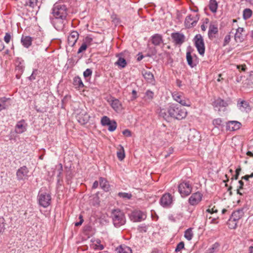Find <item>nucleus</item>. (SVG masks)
Masks as SVG:
<instances>
[{"mask_svg": "<svg viewBox=\"0 0 253 253\" xmlns=\"http://www.w3.org/2000/svg\"><path fill=\"white\" fill-rule=\"evenodd\" d=\"M57 181L59 183L60 180L62 179V174H63V167L61 164H59L57 167Z\"/></svg>", "mask_w": 253, "mask_h": 253, "instance_id": "obj_38", "label": "nucleus"}, {"mask_svg": "<svg viewBox=\"0 0 253 253\" xmlns=\"http://www.w3.org/2000/svg\"><path fill=\"white\" fill-rule=\"evenodd\" d=\"M142 74L147 82L149 83H153L154 82V75L150 71L143 70L142 71Z\"/></svg>", "mask_w": 253, "mask_h": 253, "instance_id": "obj_22", "label": "nucleus"}, {"mask_svg": "<svg viewBox=\"0 0 253 253\" xmlns=\"http://www.w3.org/2000/svg\"><path fill=\"white\" fill-rule=\"evenodd\" d=\"M107 126H108V129L110 131H113L116 129L117 125L116 122L114 120H113L111 121L110 124L107 125Z\"/></svg>", "mask_w": 253, "mask_h": 253, "instance_id": "obj_44", "label": "nucleus"}, {"mask_svg": "<svg viewBox=\"0 0 253 253\" xmlns=\"http://www.w3.org/2000/svg\"><path fill=\"white\" fill-rule=\"evenodd\" d=\"M171 37L173 40V42L176 45H180L185 41V36L183 34L179 32L173 33L171 35Z\"/></svg>", "mask_w": 253, "mask_h": 253, "instance_id": "obj_14", "label": "nucleus"}, {"mask_svg": "<svg viewBox=\"0 0 253 253\" xmlns=\"http://www.w3.org/2000/svg\"><path fill=\"white\" fill-rule=\"evenodd\" d=\"M38 70H34L33 71V73L32 75L29 77V80L31 81L34 80L36 79V76L37 74Z\"/></svg>", "mask_w": 253, "mask_h": 253, "instance_id": "obj_54", "label": "nucleus"}, {"mask_svg": "<svg viewBox=\"0 0 253 253\" xmlns=\"http://www.w3.org/2000/svg\"><path fill=\"white\" fill-rule=\"evenodd\" d=\"M146 216L145 212L139 210H135L131 212L130 218L133 222H140L145 220Z\"/></svg>", "mask_w": 253, "mask_h": 253, "instance_id": "obj_9", "label": "nucleus"}, {"mask_svg": "<svg viewBox=\"0 0 253 253\" xmlns=\"http://www.w3.org/2000/svg\"><path fill=\"white\" fill-rule=\"evenodd\" d=\"M51 22L58 31L62 30L65 26L66 18H54L50 17Z\"/></svg>", "mask_w": 253, "mask_h": 253, "instance_id": "obj_10", "label": "nucleus"}, {"mask_svg": "<svg viewBox=\"0 0 253 253\" xmlns=\"http://www.w3.org/2000/svg\"><path fill=\"white\" fill-rule=\"evenodd\" d=\"M115 64L122 68H125L126 65V61L124 58L120 56L119 57V58Z\"/></svg>", "mask_w": 253, "mask_h": 253, "instance_id": "obj_36", "label": "nucleus"}, {"mask_svg": "<svg viewBox=\"0 0 253 253\" xmlns=\"http://www.w3.org/2000/svg\"><path fill=\"white\" fill-rule=\"evenodd\" d=\"M241 168L239 167L238 168H237L236 169V174L235 175H234L231 178V185H233V182H234V180H237L238 179V177H239V174H240V172H241Z\"/></svg>", "mask_w": 253, "mask_h": 253, "instance_id": "obj_42", "label": "nucleus"}, {"mask_svg": "<svg viewBox=\"0 0 253 253\" xmlns=\"http://www.w3.org/2000/svg\"><path fill=\"white\" fill-rule=\"evenodd\" d=\"M209 7L212 13H216L218 7V3L215 0H210Z\"/></svg>", "mask_w": 253, "mask_h": 253, "instance_id": "obj_35", "label": "nucleus"}, {"mask_svg": "<svg viewBox=\"0 0 253 253\" xmlns=\"http://www.w3.org/2000/svg\"><path fill=\"white\" fill-rule=\"evenodd\" d=\"M178 188L181 197H184L190 194L192 186L189 181H183L179 184Z\"/></svg>", "mask_w": 253, "mask_h": 253, "instance_id": "obj_4", "label": "nucleus"}, {"mask_svg": "<svg viewBox=\"0 0 253 253\" xmlns=\"http://www.w3.org/2000/svg\"><path fill=\"white\" fill-rule=\"evenodd\" d=\"M228 105L229 103L227 101H225L220 98H217L213 102V106L214 107L218 108L219 111L221 108L226 107Z\"/></svg>", "mask_w": 253, "mask_h": 253, "instance_id": "obj_20", "label": "nucleus"}, {"mask_svg": "<svg viewBox=\"0 0 253 253\" xmlns=\"http://www.w3.org/2000/svg\"><path fill=\"white\" fill-rule=\"evenodd\" d=\"M25 66L21 63L19 62V63L16 65L15 68V71L18 72L19 74H22L24 71Z\"/></svg>", "mask_w": 253, "mask_h": 253, "instance_id": "obj_43", "label": "nucleus"}, {"mask_svg": "<svg viewBox=\"0 0 253 253\" xmlns=\"http://www.w3.org/2000/svg\"><path fill=\"white\" fill-rule=\"evenodd\" d=\"M245 208H242L233 212L231 214V217L235 220L238 221L244 215Z\"/></svg>", "mask_w": 253, "mask_h": 253, "instance_id": "obj_19", "label": "nucleus"}, {"mask_svg": "<svg viewBox=\"0 0 253 253\" xmlns=\"http://www.w3.org/2000/svg\"><path fill=\"white\" fill-rule=\"evenodd\" d=\"M186 60L188 64L192 68L196 66V62L194 60V57L191 55L190 51L186 52Z\"/></svg>", "mask_w": 253, "mask_h": 253, "instance_id": "obj_30", "label": "nucleus"}, {"mask_svg": "<svg viewBox=\"0 0 253 253\" xmlns=\"http://www.w3.org/2000/svg\"><path fill=\"white\" fill-rule=\"evenodd\" d=\"M132 100L135 99L137 98V92L135 90H133L132 91Z\"/></svg>", "mask_w": 253, "mask_h": 253, "instance_id": "obj_59", "label": "nucleus"}, {"mask_svg": "<svg viewBox=\"0 0 253 253\" xmlns=\"http://www.w3.org/2000/svg\"><path fill=\"white\" fill-rule=\"evenodd\" d=\"M4 48L3 43L0 40V51H2Z\"/></svg>", "mask_w": 253, "mask_h": 253, "instance_id": "obj_61", "label": "nucleus"}, {"mask_svg": "<svg viewBox=\"0 0 253 253\" xmlns=\"http://www.w3.org/2000/svg\"><path fill=\"white\" fill-rule=\"evenodd\" d=\"M244 29L243 28H238L236 30V33L235 35V40L237 42H241L244 40V36L242 34Z\"/></svg>", "mask_w": 253, "mask_h": 253, "instance_id": "obj_23", "label": "nucleus"}, {"mask_svg": "<svg viewBox=\"0 0 253 253\" xmlns=\"http://www.w3.org/2000/svg\"><path fill=\"white\" fill-rule=\"evenodd\" d=\"M146 97L149 99H152L153 98L154 93L149 90H147L145 93Z\"/></svg>", "mask_w": 253, "mask_h": 253, "instance_id": "obj_52", "label": "nucleus"}, {"mask_svg": "<svg viewBox=\"0 0 253 253\" xmlns=\"http://www.w3.org/2000/svg\"><path fill=\"white\" fill-rule=\"evenodd\" d=\"M218 32V24L215 22L211 23L208 31V36L209 38L212 39L215 38V35L217 34Z\"/></svg>", "mask_w": 253, "mask_h": 253, "instance_id": "obj_15", "label": "nucleus"}, {"mask_svg": "<svg viewBox=\"0 0 253 253\" xmlns=\"http://www.w3.org/2000/svg\"><path fill=\"white\" fill-rule=\"evenodd\" d=\"M123 133L124 135L126 136H131V132L128 129H125L123 131Z\"/></svg>", "mask_w": 253, "mask_h": 253, "instance_id": "obj_58", "label": "nucleus"}, {"mask_svg": "<svg viewBox=\"0 0 253 253\" xmlns=\"http://www.w3.org/2000/svg\"><path fill=\"white\" fill-rule=\"evenodd\" d=\"M159 116L168 121H169L170 118L180 120L186 117L187 111L181 106L172 104L167 108L161 109Z\"/></svg>", "mask_w": 253, "mask_h": 253, "instance_id": "obj_1", "label": "nucleus"}, {"mask_svg": "<svg viewBox=\"0 0 253 253\" xmlns=\"http://www.w3.org/2000/svg\"><path fill=\"white\" fill-rule=\"evenodd\" d=\"M91 74H92V71L90 69H87L84 72V76L86 79L89 78L91 76Z\"/></svg>", "mask_w": 253, "mask_h": 253, "instance_id": "obj_50", "label": "nucleus"}, {"mask_svg": "<svg viewBox=\"0 0 253 253\" xmlns=\"http://www.w3.org/2000/svg\"><path fill=\"white\" fill-rule=\"evenodd\" d=\"M73 84L75 86L76 88L79 87V77L77 76L74 79Z\"/></svg>", "mask_w": 253, "mask_h": 253, "instance_id": "obj_53", "label": "nucleus"}, {"mask_svg": "<svg viewBox=\"0 0 253 253\" xmlns=\"http://www.w3.org/2000/svg\"><path fill=\"white\" fill-rule=\"evenodd\" d=\"M217 210L215 209V207H213L212 209H208L207 210V211L211 213H216L217 212Z\"/></svg>", "mask_w": 253, "mask_h": 253, "instance_id": "obj_57", "label": "nucleus"}, {"mask_svg": "<svg viewBox=\"0 0 253 253\" xmlns=\"http://www.w3.org/2000/svg\"><path fill=\"white\" fill-rule=\"evenodd\" d=\"M193 237V233L192 228H189L184 232V237L188 241L191 240Z\"/></svg>", "mask_w": 253, "mask_h": 253, "instance_id": "obj_39", "label": "nucleus"}, {"mask_svg": "<svg viewBox=\"0 0 253 253\" xmlns=\"http://www.w3.org/2000/svg\"><path fill=\"white\" fill-rule=\"evenodd\" d=\"M143 57H144V56L143 55H142V54L140 55V54H139L137 60L139 61L141 60L143 58Z\"/></svg>", "mask_w": 253, "mask_h": 253, "instance_id": "obj_63", "label": "nucleus"}, {"mask_svg": "<svg viewBox=\"0 0 253 253\" xmlns=\"http://www.w3.org/2000/svg\"><path fill=\"white\" fill-rule=\"evenodd\" d=\"M195 45L199 53L201 55H204L205 51V47L204 40L202 36L198 34L194 38Z\"/></svg>", "mask_w": 253, "mask_h": 253, "instance_id": "obj_7", "label": "nucleus"}, {"mask_svg": "<svg viewBox=\"0 0 253 253\" xmlns=\"http://www.w3.org/2000/svg\"><path fill=\"white\" fill-rule=\"evenodd\" d=\"M222 124V121L220 118L215 119L212 121V124L216 127L221 126Z\"/></svg>", "mask_w": 253, "mask_h": 253, "instance_id": "obj_47", "label": "nucleus"}, {"mask_svg": "<svg viewBox=\"0 0 253 253\" xmlns=\"http://www.w3.org/2000/svg\"><path fill=\"white\" fill-rule=\"evenodd\" d=\"M11 39V36L10 33H6L5 36L4 37V41L6 43H8Z\"/></svg>", "mask_w": 253, "mask_h": 253, "instance_id": "obj_51", "label": "nucleus"}, {"mask_svg": "<svg viewBox=\"0 0 253 253\" xmlns=\"http://www.w3.org/2000/svg\"><path fill=\"white\" fill-rule=\"evenodd\" d=\"M39 204L43 208H47L51 203V197L49 193H39L38 196Z\"/></svg>", "mask_w": 253, "mask_h": 253, "instance_id": "obj_5", "label": "nucleus"}, {"mask_svg": "<svg viewBox=\"0 0 253 253\" xmlns=\"http://www.w3.org/2000/svg\"><path fill=\"white\" fill-rule=\"evenodd\" d=\"M241 126V124L238 121H229L227 123L226 129L230 131H235L239 129Z\"/></svg>", "mask_w": 253, "mask_h": 253, "instance_id": "obj_17", "label": "nucleus"}, {"mask_svg": "<svg viewBox=\"0 0 253 253\" xmlns=\"http://www.w3.org/2000/svg\"><path fill=\"white\" fill-rule=\"evenodd\" d=\"M98 185H99V182L98 181H95L93 183V185H92V188L93 189H96V188L98 187Z\"/></svg>", "mask_w": 253, "mask_h": 253, "instance_id": "obj_60", "label": "nucleus"}, {"mask_svg": "<svg viewBox=\"0 0 253 253\" xmlns=\"http://www.w3.org/2000/svg\"><path fill=\"white\" fill-rule=\"evenodd\" d=\"M11 105V99L5 97L0 98V112L7 109Z\"/></svg>", "mask_w": 253, "mask_h": 253, "instance_id": "obj_18", "label": "nucleus"}, {"mask_svg": "<svg viewBox=\"0 0 253 253\" xmlns=\"http://www.w3.org/2000/svg\"><path fill=\"white\" fill-rule=\"evenodd\" d=\"M3 220V218H0V233L2 232L4 230Z\"/></svg>", "mask_w": 253, "mask_h": 253, "instance_id": "obj_55", "label": "nucleus"}, {"mask_svg": "<svg viewBox=\"0 0 253 253\" xmlns=\"http://www.w3.org/2000/svg\"><path fill=\"white\" fill-rule=\"evenodd\" d=\"M99 184L101 188L105 191H108L110 185L107 180L103 177L99 178Z\"/></svg>", "mask_w": 253, "mask_h": 253, "instance_id": "obj_29", "label": "nucleus"}, {"mask_svg": "<svg viewBox=\"0 0 253 253\" xmlns=\"http://www.w3.org/2000/svg\"><path fill=\"white\" fill-rule=\"evenodd\" d=\"M26 130V126L24 125V122L23 121L19 122L15 128V131L18 133H21Z\"/></svg>", "mask_w": 253, "mask_h": 253, "instance_id": "obj_31", "label": "nucleus"}, {"mask_svg": "<svg viewBox=\"0 0 253 253\" xmlns=\"http://www.w3.org/2000/svg\"><path fill=\"white\" fill-rule=\"evenodd\" d=\"M238 106L241 111L248 112L251 110L249 103L246 101H241L240 102H238Z\"/></svg>", "mask_w": 253, "mask_h": 253, "instance_id": "obj_26", "label": "nucleus"}, {"mask_svg": "<svg viewBox=\"0 0 253 253\" xmlns=\"http://www.w3.org/2000/svg\"><path fill=\"white\" fill-rule=\"evenodd\" d=\"M173 203V197L168 193L164 194L160 199V204L164 208H168L171 206Z\"/></svg>", "mask_w": 253, "mask_h": 253, "instance_id": "obj_8", "label": "nucleus"}, {"mask_svg": "<svg viewBox=\"0 0 253 253\" xmlns=\"http://www.w3.org/2000/svg\"><path fill=\"white\" fill-rule=\"evenodd\" d=\"M184 248V243L183 242H180L178 243L175 249V252H180L182 249Z\"/></svg>", "mask_w": 253, "mask_h": 253, "instance_id": "obj_49", "label": "nucleus"}, {"mask_svg": "<svg viewBox=\"0 0 253 253\" xmlns=\"http://www.w3.org/2000/svg\"><path fill=\"white\" fill-rule=\"evenodd\" d=\"M116 251L117 253H132L131 248L126 245H120L116 248Z\"/></svg>", "mask_w": 253, "mask_h": 253, "instance_id": "obj_27", "label": "nucleus"}, {"mask_svg": "<svg viewBox=\"0 0 253 253\" xmlns=\"http://www.w3.org/2000/svg\"><path fill=\"white\" fill-rule=\"evenodd\" d=\"M247 155L250 157H253V152H252L251 151H248L247 153Z\"/></svg>", "mask_w": 253, "mask_h": 253, "instance_id": "obj_64", "label": "nucleus"}, {"mask_svg": "<svg viewBox=\"0 0 253 253\" xmlns=\"http://www.w3.org/2000/svg\"><path fill=\"white\" fill-rule=\"evenodd\" d=\"M238 185L237 186V193L242 195V193L240 192V190L243 189L244 186V182L241 179L238 182Z\"/></svg>", "mask_w": 253, "mask_h": 253, "instance_id": "obj_48", "label": "nucleus"}, {"mask_svg": "<svg viewBox=\"0 0 253 253\" xmlns=\"http://www.w3.org/2000/svg\"><path fill=\"white\" fill-rule=\"evenodd\" d=\"M79 37V34L77 31H72L68 37V42L69 45L73 46L77 42Z\"/></svg>", "mask_w": 253, "mask_h": 253, "instance_id": "obj_16", "label": "nucleus"}, {"mask_svg": "<svg viewBox=\"0 0 253 253\" xmlns=\"http://www.w3.org/2000/svg\"><path fill=\"white\" fill-rule=\"evenodd\" d=\"M111 105L113 109L116 111H119L121 109V103L120 101L117 99H113L112 100Z\"/></svg>", "mask_w": 253, "mask_h": 253, "instance_id": "obj_34", "label": "nucleus"}, {"mask_svg": "<svg viewBox=\"0 0 253 253\" xmlns=\"http://www.w3.org/2000/svg\"><path fill=\"white\" fill-rule=\"evenodd\" d=\"M249 178H250V176H249L248 175H246L244 176H242L241 178V179L248 181Z\"/></svg>", "mask_w": 253, "mask_h": 253, "instance_id": "obj_62", "label": "nucleus"}, {"mask_svg": "<svg viewBox=\"0 0 253 253\" xmlns=\"http://www.w3.org/2000/svg\"><path fill=\"white\" fill-rule=\"evenodd\" d=\"M110 122V119L107 116H103L101 120V123L103 126L109 125Z\"/></svg>", "mask_w": 253, "mask_h": 253, "instance_id": "obj_45", "label": "nucleus"}, {"mask_svg": "<svg viewBox=\"0 0 253 253\" xmlns=\"http://www.w3.org/2000/svg\"><path fill=\"white\" fill-rule=\"evenodd\" d=\"M26 4L29 6L35 9L36 11L39 9L41 4V0H27Z\"/></svg>", "mask_w": 253, "mask_h": 253, "instance_id": "obj_25", "label": "nucleus"}, {"mask_svg": "<svg viewBox=\"0 0 253 253\" xmlns=\"http://www.w3.org/2000/svg\"><path fill=\"white\" fill-rule=\"evenodd\" d=\"M253 14L252 10L250 8H246L243 11V18L245 20L249 19Z\"/></svg>", "mask_w": 253, "mask_h": 253, "instance_id": "obj_37", "label": "nucleus"}, {"mask_svg": "<svg viewBox=\"0 0 253 253\" xmlns=\"http://www.w3.org/2000/svg\"><path fill=\"white\" fill-rule=\"evenodd\" d=\"M111 217L113 224L116 227H120L126 223L125 215L119 209L114 210L112 211Z\"/></svg>", "mask_w": 253, "mask_h": 253, "instance_id": "obj_2", "label": "nucleus"}, {"mask_svg": "<svg viewBox=\"0 0 253 253\" xmlns=\"http://www.w3.org/2000/svg\"><path fill=\"white\" fill-rule=\"evenodd\" d=\"M121 150L117 152V157L120 161H122L125 157V154L123 147L121 146Z\"/></svg>", "mask_w": 253, "mask_h": 253, "instance_id": "obj_46", "label": "nucleus"}, {"mask_svg": "<svg viewBox=\"0 0 253 253\" xmlns=\"http://www.w3.org/2000/svg\"><path fill=\"white\" fill-rule=\"evenodd\" d=\"M230 35H226L225 37L224 40V45H226L227 44H228L230 41Z\"/></svg>", "mask_w": 253, "mask_h": 253, "instance_id": "obj_56", "label": "nucleus"}, {"mask_svg": "<svg viewBox=\"0 0 253 253\" xmlns=\"http://www.w3.org/2000/svg\"><path fill=\"white\" fill-rule=\"evenodd\" d=\"M92 39L89 37H86L83 41V43L80 46V52L85 50L88 45H89L91 42Z\"/></svg>", "mask_w": 253, "mask_h": 253, "instance_id": "obj_33", "label": "nucleus"}, {"mask_svg": "<svg viewBox=\"0 0 253 253\" xmlns=\"http://www.w3.org/2000/svg\"><path fill=\"white\" fill-rule=\"evenodd\" d=\"M51 14L54 18H66L67 8L66 6L60 2H56L53 5Z\"/></svg>", "mask_w": 253, "mask_h": 253, "instance_id": "obj_3", "label": "nucleus"}, {"mask_svg": "<svg viewBox=\"0 0 253 253\" xmlns=\"http://www.w3.org/2000/svg\"><path fill=\"white\" fill-rule=\"evenodd\" d=\"M199 20V17L197 15H188L185 19V25L186 28H190L196 25L197 21Z\"/></svg>", "mask_w": 253, "mask_h": 253, "instance_id": "obj_13", "label": "nucleus"}, {"mask_svg": "<svg viewBox=\"0 0 253 253\" xmlns=\"http://www.w3.org/2000/svg\"><path fill=\"white\" fill-rule=\"evenodd\" d=\"M237 223L238 221L232 219V217H230L228 221L227 224L230 229H235L237 226Z\"/></svg>", "mask_w": 253, "mask_h": 253, "instance_id": "obj_40", "label": "nucleus"}, {"mask_svg": "<svg viewBox=\"0 0 253 253\" xmlns=\"http://www.w3.org/2000/svg\"><path fill=\"white\" fill-rule=\"evenodd\" d=\"M92 248L95 250L101 251L104 249V247L101 244V241L99 239H96L93 242Z\"/></svg>", "mask_w": 253, "mask_h": 253, "instance_id": "obj_32", "label": "nucleus"}, {"mask_svg": "<svg viewBox=\"0 0 253 253\" xmlns=\"http://www.w3.org/2000/svg\"><path fill=\"white\" fill-rule=\"evenodd\" d=\"M163 42L162 36L158 34L152 37V42L156 46L159 45Z\"/></svg>", "mask_w": 253, "mask_h": 253, "instance_id": "obj_28", "label": "nucleus"}, {"mask_svg": "<svg viewBox=\"0 0 253 253\" xmlns=\"http://www.w3.org/2000/svg\"><path fill=\"white\" fill-rule=\"evenodd\" d=\"M118 196L124 199H130L132 197L131 193L126 192H119L118 194Z\"/></svg>", "mask_w": 253, "mask_h": 253, "instance_id": "obj_41", "label": "nucleus"}, {"mask_svg": "<svg viewBox=\"0 0 253 253\" xmlns=\"http://www.w3.org/2000/svg\"><path fill=\"white\" fill-rule=\"evenodd\" d=\"M82 234L83 240H85L92 235L93 232L92 230L91 227L90 226L87 225L84 228Z\"/></svg>", "mask_w": 253, "mask_h": 253, "instance_id": "obj_21", "label": "nucleus"}, {"mask_svg": "<svg viewBox=\"0 0 253 253\" xmlns=\"http://www.w3.org/2000/svg\"><path fill=\"white\" fill-rule=\"evenodd\" d=\"M172 97L174 100L184 106H190L191 102L188 98H185L183 93L179 92H173Z\"/></svg>", "mask_w": 253, "mask_h": 253, "instance_id": "obj_6", "label": "nucleus"}, {"mask_svg": "<svg viewBox=\"0 0 253 253\" xmlns=\"http://www.w3.org/2000/svg\"><path fill=\"white\" fill-rule=\"evenodd\" d=\"M33 38L30 36H22L21 39V42L22 45L26 48H29L32 44Z\"/></svg>", "mask_w": 253, "mask_h": 253, "instance_id": "obj_24", "label": "nucleus"}, {"mask_svg": "<svg viewBox=\"0 0 253 253\" xmlns=\"http://www.w3.org/2000/svg\"><path fill=\"white\" fill-rule=\"evenodd\" d=\"M203 194L200 192H197L191 195L188 199V203L191 206L197 205L202 200Z\"/></svg>", "mask_w": 253, "mask_h": 253, "instance_id": "obj_12", "label": "nucleus"}, {"mask_svg": "<svg viewBox=\"0 0 253 253\" xmlns=\"http://www.w3.org/2000/svg\"><path fill=\"white\" fill-rule=\"evenodd\" d=\"M29 171L26 166L20 167L16 171V176L18 180H24L28 179Z\"/></svg>", "mask_w": 253, "mask_h": 253, "instance_id": "obj_11", "label": "nucleus"}]
</instances>
